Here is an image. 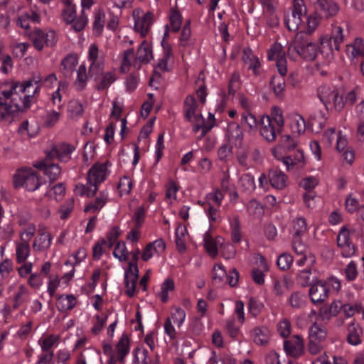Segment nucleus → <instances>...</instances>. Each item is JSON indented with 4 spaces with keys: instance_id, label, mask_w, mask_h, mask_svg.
Returning a JSON list of instances; mask_svg holds the SVG:
<instances>
[{
    "instance_id": "obj_1",
    "label": "nucleus",
    "mask_w": 364,
    "mask_h": 364,
    "mask_svg": "<svg viewBox=\"0 0 364 364\" xmlns=\"http://www.w3.org/2000/svg\"><path fill=\"white\" fill-rule=\"evenodd\" d=\"M38 86L32 82L24 84L16 82H6L0 85V120L11 122L21 112L28 109L31 102L32 95Z\"/></svg>"
},
{
    "instance_id": "obj_2",
    "label": "nucleus",
    "mask_w": 364,
    "mask_h": 364,
    "mask_svg": "<svg viewBox=\"0 0 364 364\" xmlns=\"http://www.w3.org/2000/svg\"><path fill=\"white\" fill-rule=\"evenodd\" d=\"M317 53L316 44L312 42L304 31H300L296 34L287 49L289 58L294 61L299 58L313 60L316 58Z\"/></svg>"
},
{
    "instance_id": "obj_3",
    "label": "nucleus",
    "mask_w": 364,
    "mask_h": 364,
    "mask_svg": "<svg viewBox=\"0 0 364 364\" xmlns=\"http://www.w3.org/2000/svg\"><path fill=\"white\" fill-rule=\"evenodd\" d=\"M62 18L66 24L72 26L75 31H81L88 22L87 16L82 11L80 16H77V6L72 0L64 1V8L62 10Z\"/></svg>"
},
{
    "instance_id": "obj_4",
    "label": "nucleus",
    "mask_w": 364,
    "mask_h": 364,
    "mask_svg": "<svg viewBox=\"0 0 364 364\" xmlns=\"http://www.w3.org/2000/svg\"><path fill=\"white\" fill-rule=\"evenodd\" d=\"M13 183L14 188L23 187L28 191H34L41 186L38 176L31 168H22L17 170L13 177Z\"/></svg>"
},
{
    "instance_id": "obj_5",
    "label": "nucleus",
    "mask_w": 364,
    "mask_h": 364,
    "mask_svg": "<svg viewBox=\"0 0 364 364\" xmlns=\"http://www.w3.org/2000/svg\"><path fill=\"white\" fill-rule=\"evenodd\" d=\"M186 317L185 311L179 306H173L172 311L168 317L164 321V328L165 333L171 340H175L177 337V333L173 323L179 328L183 324Z\"/></svg>"
},
{
    "instance_id": "obj_6",
    "label": "nucleus",
    "mask_w": 364,
    "mask_h": 364,
    "mask_svg": "<svg viewBox=\"0 0 364 364\" xmlns=\"http://www.w3.org/2000/svg\"><path fill=\"white\" fill-rule=\"evenodd\" d=\"M134 29L141 37H145L153 24L154 14L137 8L133 11Z\"/></svg>"
},
{
    "instance_id": "obj_7",
    "label": "nucleus",
    "mask_w": 364,
    "mask_h": 364,
    "mask_svg": "<svg viewBox=\"0 0 364 364\" xmlns=\"http://www.w3.org/2000/svg\"><path fill=\"white\" fill-rule=\"evenodd\" d=\"M89 75L91 77L102 73L104 69V53L96 44H90L87 51Z\"/></svg>"
},
{
    "instance_id": "obj_8",
    "label": "nucleus",
    "mask_w": 364,
    "mask_h": 364,
    "mask_svg": "<svg viewBox=\"0 0 364 364\" xmlns=\"http://www.w3.org/2000/svg\"><path fill=\"white\" fill-rule=\"evenodd\" d=\"M110 166L111 163L109 161L95 164L87 172V183L93 184L98 189L99 185L109 176Z\"/></svg>"
},
{
    "instance_id": "obj_9",
    "label": "nucleus",
    "mask_w": 364,
    "mask_h": 364,
    "mask_svg": "<svg viewBox=\"0 0 364 364\" xmlns=\"http://www.w3.org/2000/svg\"><path fill=\"white\" fill-rule=\"evenodd\" d=\"M29 39L38 50H42L45 46H53L56 43L55 33L53 31L44 33L39 28H36L28 34Z\"/></svg>"
},
{
    "instance_id": "obj_10",
    "label": "nucleus",
    "mask_w": 364,
    "mask_h": 364,
    "mask_svg": "<svg viewBox=\"0 0 364 364\" xmlns=\"http://www.w3.org/2000/svg\"><path fill=\"white\" fill-rule=\"evenodd\" d=\"M268 59L276 62V66L279 73L286 75L287 73V62L286 53L282 46L279 43H274L268 52Z\"/></svg>"
},
{
    "instance_id": "obj_11",
    "label": "nucleus",
    "mask_w": 364,
    "mask_h": 364,
    "mask_svg": "<svg viewBox=\"0 0 364 364\" xmlns=\"http://www.w3.org/2000/svg\"><path fill=\"white\" fill-rule=\"evenodd\" d=\"M337 245L343 257H351L355 252V247L350 238V232L343 227L337 236Z\"/></svg>"
},
{
    "instance_id": "obj_12",
    "label": "nucleus",
    "mask_w": 364,
    "mask_h": 364,
    "mask_svg": "<svg viewBox=\"0 0 364 364\" xmlns=\"http://www.w3.org/2000/svg\"><path fill=\"white\" fill-rule=\"evenodd\" d=\"M334 139H336V148L338 151L341 152L346 148L348 140L341 130L336 132L335 128H328L325 130L322 137L323 143L327 146H331Z\"/></svg>"
},
{
    "instance_id": "obj_13",
    "label": "nucleus",
    "mask_w": 364,
    "mask_h": 364,
    "mask_svg": "<svg viewBox=\"0 0 364 364\" xmlns=\"http://www.w3.org/2000/svg\"><path fill=\"white\" fill-rule=\"evenodd\" d=\"M339 11V6L333 0H317L315 11L321 17L330 18L335 16Z\"/></svg>"
},
{
    "instance_id": "obj_14",
    "label": "nucleus",
    "mask_w": 364,
    "mask_h": 364,
    "mask_svg": "<svg viewBox=\"0 0 364 364\" xmlns=\"http://www.w3.org/2000/svg\"><path fill=\"white\" fill-rule=\"evenodd\" d=\"M304 341L299 335H295L291 339L284 342V351L293 358L300 357L304 353Z\"/></svg>"
},
{
    "instance_id": "obj_15",
    "label": "nucleus",
    "mask_w": 364,
    "mask_h": 364,
    "mask_svg": "<svg viewBox=\"0 0 364 364\" xmlns=\"http://www.w3.org/2000/svg\"><path fill=\"white\" fill-rule=\"evenodd\" d=\"M328 289L321 281L313 284L309 289V296L314 304L324 302L328 297Z\"/></svg>"
},
{
    "instance_id": "obj_16",
    "label": "nucleus",
    "mask_w": 364,
    "mask_h": 364,
    "mask_svg": "<svg viewBox=\"0 0 364 364\" xmlns=\"http://www.w3.org/2000/svg\"><path fill=\"white\" fill-rule=\"evenodd\" d=\"M260 134L268 141H273L279 134L277 127L272 123L267 116H262L259 121Z\"/></svg>"
},
{
    "instance_id": "obj_17",
    "label": "nucleus",
    "mask_w": 364,
    "mask_h": 364,
    "mask_svg": "<svg viewBox=\"0 0 364 364\" xmlns=\"http://www.w3.org/2000/svg\"><path fill=\"white\" fill-rule=\"evenodd\" d=\"M53 237L50 232L45 229H41L35 237L32 247L36 252H43L48 250L52 243Z\"/></svg>"
},
{
    "instance_id": "obj_18",
    "label": "nucleus",
    "mask_w": 364,
    "mask_h": 364,
    "mask_svg": "<svg viewBox=\"0 0 364 364\" xmlns=\"http://www.w3.org/2000/svg\"><path fill=\"white\" fill-rule=\"evenodd\" d=\"M74 150V146L66 143H62L53 148L48 154V157L50 159L56 157L61 161H68L70 159V154Z\"/></svg>"
},
{
    "instance_id": "obj_19",
    "label": "nucleus",
    "mask_w": 364,
    "mask_h": 364,
    "mask_svg": "<svg viewBox=\"0 0 364 364\" xmlns=\"http://www.w3.org/2000/svg\"><path fill=\"white\" fill-rule=\"evenodd\" d=\"M152 58L153 53L151 45L146 41H143L137 50L134 66L139 69L141 66L140 63H147Z\"/></svg>"
},
{
    "instance_id": "obj_20",
    "label": "nucleus",
    "mask_w": 364,
    "mask_h": 364,
    "mask_svg": "<svg viewBox=\"0 0 364 364\" xmlns=\"http://www.w3.org/2000/svg\"><path fill=\"white\" fill-rule=\"evenodd\" d=\"M242 61L247 66L248 70H252L255 76L260 74L261 63L257 55L250 48L244 49L242 52Z\"/></svg>"
},
{
    "instance_id": "obj_21",
    "label": "nucleus",
    "mask_w": 364,
    "mask_h": 364,
    "mask_svg": "<svg viewBox=\"0 0 364 364\" xmlns=\"http://www.w3.org/2000/svg\"><path fill=\"white\" fill-rule=\"evenodd\" d=\"M166 248V245L162 239H158L155 241L149 243L143 250L142 259L148 261L154 255L161 254Z\"/></svg>"
},
{
    "instance_id": "obj_22",
    "label": "nucleus",
    "mask_w": 364,
    "mask_h": 364,
    "mask_svg": "<svg viewBox=\"0 0 364 364\" xmlns=\"http://www.w3.org/2000/svg\"><path fill=\"white\" fill-rule=\"evenodd\" d=\"M186 119L192 124L193 130L194 132H198L199 130H201V134L199 137V139H201L203 137H204L206 133L214 127L213 123H205L201 113L194 114L193 116Z\"/></svg>"
},
{
    "instance_id": "obj_23",
    "label": "nucleus",
    "mask_w": 364,
    "mask_h": 364,
    "mask_svg": "<svg viewBox=\"0 0 364 364\" xmlns=\"http://www.w3.org/2000/svg\"><path fill=\"white\" fill-rule=\"evenodd\" d=\"M131 270H126L124 274L126 294L132 297L136 291V285L139 277V269L132 266Z\"/></svg>"
},
{
    "instance_id": "obj_24",
    "label": "nucleus",
    "mask_w": 364,
    "mask_h": 364,
    "mask_svg": "<svg viewBox=\"0 0 364 364\" xmlns=\"http://www.w3.org/2000/svg\"><path fill=\"white\" fill-rule=\"evenodd\" d=\"M270 186L278 190L284 189L287 186V176L281 170L272 168L268 172Z\"/></svg>"
},
{
    "instance_id": "obj_25",
    "label": "nucleus",
    "mask_w": 364,
    "mask_h": 364,
    "mask_svg": "<svg viewBox=\"0 0 364 364\" xmlns=\"http://www.w3.org/2000/svg\"><path fill=\"white\" fill-rule=\"evenodd\" d=\"M223 241V239L220 237L213 238L209 231L205 232L203 235L204 247L208 255L213 257L218 255V245Z\"/></svg>"
},
{
    "instance_id": "obj_26",
    "label": "nucleus",
    "mask_w": 364,
    "mask_h": 364,
    "mask_svg": "<svg viewBox=\"0 0 364 364\" xmlns=\"http://www.w3.org/2000/svg\"><path fill=\"white\" fill-rule=\"evenodd\" d=\"M346 55L351 59L364 56V41L356 38L351 43L346 46Z\"/></svg>"
},
{
    "instance_id": "obj_27",
    "label": "nucleus",
    "mask_w": 364,
    "mask_h": 364,
    "mask_svg": "<svg viewBox=\"0 0 364 364\" xmlns=\"http://www.w3.org/2000/svg\"><path fill=\"white\" fill-rule=\"evenodd\" d=\"M130 351V339L127 334L123 333L113 348V353L124 360Z\"/></svg>"
},
{
    "instance_id": "obj_28",
    "label": "nucleus",
    "mask_w": 364,
    "mask_h": 364,
    "mask_svg": "<svg viewBox=\"0 0 364 364\" xmlns=\"http://www.w3.org/2000/svg\"><path fill=\"white\" fill-rule=\"evenodd\" d=\"M336 92L337 90L336 89L326 85H321L318 87V97L327 109H328L329 106L331 105L332 99L335 97Z\"/></svg>"
},
{
    "instance_id": "obj_29",
    "label": "nucleus",
    "mask_w": 364,
    "mask_h": 364,
    "mask_svg": "<svg viewBox=\"0 0 364 364\" xmlns=\"http://www.w3.org/2000/svg\"><path fill=\"white\" fill-rule=\"evenodd\" d=\"M117 79L115 71H109L102 73V76L96 80L95 88L99 90H105L108 89Z\"/></svg>"
},
{
    "instance_id": "obj_30",
    "label": "nucleus",
    "mask_w": 364,
    "mask_h": 364,
    "mask_svg": "<svg viewBox=\"0 0 364 364\" xmlns=\"http://www.w3.org/2000/svg\"><path fill=\"white\" fill-rule=\"evenodd\" d=\"M108 200V193L104 190L99 193L96 199L93 202L88 203L84 210L85 212L95 213L101 210L106 204Z\"/></svg>"
},
{
    "instance_id": "obj_31",
    "label": "nucleus",
    "mask_w": 364,
    "mask_h": 364,
    "mask_svg": "<svg viewBox=\"0 0 364 364\" xmlns=\"http://www.w3.org/2000/svg\"><path fill=\"white\" fill-rule=\"evenodd\" d=\"M251 338L257 345H265L270 338L269 330L266 327H255L250 332Z\"/></svg>"
},
{
    "instance_id": "obj_32",
    "label": "nucleus",
    "mask_w": 364,
    "mask_h": 364,
    "mask_svg": "<svg viewBox=\"0 0 364 364\" xmlns=\"http://www.w3.org/2000/svg\"><path fill=\"white\" fill-rule=\"evenodd\" d=\"M60 336L57 334L43 335L38 343L43 352H48L58 345Z\"/></svg>"
},
{
    "instance_id": "obj_33",
    "label": "nucleus",
    "mask_w": 364,
    "mask_h": 364,
    "mask_svg": "<svg viewBox=\"0 0 364 364\" xmlns=\"http://www.w3.org/2000/svg\"><path fill=\"white\" fill-rule=\"evenodd\" d=\"M77 304V299L73 294L60 295L57 299V308L64 312L73 309Z\"/></svg>"
},
{
    "instance_id": "obj_34",
    "label": "nucleus",
    "mask_w": 364,
    "mask_h": 364,
    "mask_svg": "<svg viewBox=\"0 0 364 364\" xmlns=\"http://www.w3.org/2000/svg\"><path fill=\"white\" fill-rule=\"evenodd\" d=\"M348 342L353 346L358 345L361 342L360 335L362 333V329L359 324L352 321L348 326Z\"/></svg>"
},
{
    "instance_id": "obj_35",
    "label": "nucleus",
    "mask_w": 364,
    "mask_h": 364,
    "mask_svg": "<svg viewBox=\"0 0 364 364\" xmlns=\"http://www.w3.org/2000/svg\"><path fill=\"white\" fill-rule=\"evenodd\" d=\"M68 85L67 82L60 81L58 84L57 89L50 95L52 104L54 106H56L58 109H61L63 107V95L67 91Z\"/></svg>"
},
{
    "instance_id": "obj_36",
    "label": "nucleus",
    "mask_w": 364,
    "mask_h": 364,
    "mask_svg": "<svg viewBox=\"0 0 364 364\" xmlns=\"http://www.w3.org/2000/svg\"><path fill=\"white\" fill-rule=\"evenodd\" d=\"M232 242L239 243L242 240L241 225L237 215L228 218Z\"/></svg>"
},
{
    "instance_id": "obj_37",
    "label": "nucleus",
    "mask_w": 364,
    "mask_h": 364,
    "mask_svg": "<svg viewBox=\"0 0 364 364\" xmlns=\"http://www.w3.org/2000/svg\"><path fill=\"white\" fill-rule=\"evenodd\" d=\"M67 112L70 119H77L82 117L84 108L79 100H71L68 104Z\"/></svg>"
},
{
    "instance_id": "obj_38",
    "label": "nucleus",
    "mask_w": 364,
    "mask_h": 364,
    "mask_svg": "<svg viewBox=\"0 0 364 364\" xmlns=\"http://www.w3.org/2000/svg\"><path fill=\"white\" fill-rule=\"evenodd\" d=\"M88 75L87 73V68L85 64L79 66L77 70V77L74 82V86L77 91L83 90L87 84Z\"/></svg>"
},
{
    "instance_id": "obj_39",
    "label": "nucleus",
    "mask_w": 364,
    "mask_h": 364,
    "mask_svg": "<svg viewBox=\"0 0 364 364\" xmlns=\"http://www.w3.org/2000/svg\"><path fill=\"white\" fill-rule=\"evenodd\" d=\"M31 252L29 243L18 241L16 242V262L20 264L26 261Z\"/></svg>"
},
{
    "instance_id": "obj_40",
    "label": "nucleus",
    "mask_w": 364,
    "mask_h": 364,
    "mask_svg": "<svg viewBox=\"0 0 364 364\" xmlns=\"http://www.w3.org/2000/svg\"><path fill=\"white\" fill-rule=\"evenodd\" d=\"M176 244L178 251L183 252L186 248L188 230L186 226L180 225L176 230Z\"/></svg>"
},
{
    "instance_id": "obj_41",
    "label": "nucleus",
    "mask_w": 364,
    "mask_h": 364,
    "mask_svg": "<svg viewBox=\"0 0 364 364\" xmlns=\"http://www.w3.org/2000/svg\"><path fill=\"white\" fill-rule=\"evenodd\" d=\"M241 125L247 132L256 130L258 122L255 115L249 112H244L241 115Z\"/></svg>"
},
{
    "instance_id": "obj_42",
    "label": "nucleus",
    "mask_w": 364,
    "mask_h": 364,
    "mask_svg": "<svg viewBox=\"0 0 364 364\" xmlns=\"http://www.w3.org/2000/svg\"><path fill=\"white\" fill-rule=\"evenodd\" d=\"M30 296V291L24 285L21 284L17 291L14 295V309H18L21 305L27 301Z\"/></svg>"
},
{
    "instance_id": "obj_43",
    "label": "nucleus",
    "mask_w": 364,
    "mask_h": 364,
    "mask_svg": "<svg viewBox=\"0 0 364 364\" xmlns=\"http://www.w3.org/2000/svg\"><path fill=\"white\" fill-rule=\"evenodd\" d=\"M284 76L282 75L280 76H274L270 82L274 93L279 98H282L285 92L286 83Z\"/></svg>"
},
{
    "instance_id": "obj_44",
    "label": "nucleus",
    "mask_w": 364,
    "mask_h": 364,
    "mask_svg": "<svg viewBox=\"0 0 364 364\" xmlns=\"http://www.w3.org/2000/svg\"><path fill=\"white\" fill-rule=\"evenodd\" d=\"M302 17L303 16L296 15L293 12L288 13L284 16V24L289 31H296L301 24Z\"/></svg>"
},
{
    "instance_id": "obj_45",
    "label": "nucleus",
    "mask_w": 364,
    "mask_h": 364,
    "mask_svg": "<svg viewBox=\"0 0 364 364\" xmlns=\"http://www.w3.org/2000/svg\"><path fill=\"white\" fill-rule=\"evenodd\" d=\"M304 156L302 151H298L294 158L291 156L282 158V161L287 170H290L294 166L301 167L304 165Z\"/></svg>"
},
{
    "instance_id": "obj_46",
    "label": "nucleus",
    "mask_w": 364,
    "mask_h": 364,
    "mask_svg": "<svg viewBox=\"0 0 364 364\" xmlns=\"http://www.w3.org/2000/svg\"><path fill=\"white\" fill-rule=\"evenodd\" d=\"M267 116L272 121V123L277 127L278 132H281L284 125V119L282 109L277 107H273L271 109L270 115Z\"/></svg>"
},
{
    "instance_id": "obj_47",
    "label": "nucleus",
    "mask_w": 364,
    "mask_h": 364,
    "mask_svg": "<svg viewBox=\"0 0 364 364\" xmlns=\"http://www.w3.org/2000/svg\"><path fill=\"white\" fill-rule=\"evenodd\" d=\"M97 191V188L92 183H87L86 185L77 183L75 185L74 192L76 195L87 197H92Z\"/></svg>"
},
{
    "instance_id": "obj_48",
    "label": "nucleus",
    "mask_w": 364,
    "mask_h": 364,
    "mask_svg": "<svg viewBox=\"0 0 364 364\" xmlns=\"http://www.w3.org/2000/svg\"><path fill=\"white\" fill-rule=\"evenodd\" d=\"M182 19V15L178 10L177 6L172 7L169 13V21L173 31L178 32L180 30Z\"/></svg>"
},
{
    "instance_id": "obj_49",
    "label": "nucleus",
    "mask_w": 364,
    "mask_h": 364,
    "mask_svg": "<svg viewBox=\"0 0 364 364\" xmlns=\"http://www.w3.org/2000/svg\"><path fill=\"white\" fill-rule=\"evenodd\" d=\"M193 43L191 38V21L188 20L185 23L181 36L179 37V44L182 47L191 46Z\"/></svg>"
},
{
    "instance_id": "obj_50",
    "label": "nucleus",
    "mask_w": 364,
    "mask_h": 364,
    "mask_svg": "<svg viewBox=\"0 0 364 364\" xmlns=\"http://www.w3.org/2000/svg\"><path fill=\"white\" fill-rule=\"evenodd\" d=\"M198 105L192 95H188L184 102V113L186 118L191 117L194 114L200 113L198 110Z\"/></svg>"
},
{
    "instance_id": "obj_51",
    "label": "nucleus",
    "mask_w": 364,
    "mask_h": 364,
    "mask_svg": "<svg viewBox=\"0 0 364 364\" xmlns=\"http://www.w3.org/2000/svg\"><path fill=\"white\" fill-rule=\"evenodd\" d=\"M238 186L242 191L251 193L255 188L254 176L250 173L242 175L239 179Z\"/></svg>"
},
{
    "instance_id": "obj_52",
    "label": "nucleus",
    "mask_w": 364,
    "mask_h": 364,
    "mask_svg": "<svg viewBox=\"0 0 364 364\" xmlns=\"http://www.w3.org/2000/svg\"><path fill=\"white\" fill-rule=\"evenodd\" d=\"M223 198L224 196L222 193V192L219 190L210 193L205 197L204 206L220 208Z\"/></svg>"
},
{
    "instance_id": "obj_53",
    "label": "nucleus",
    "mask_w": 364,
    "mask_h": 364,
    "mask_svg": "<svg viewBox=\"0 0 364 364\" xmlns=\"http://www.w3.org/2000/svg\"><path fill=\"white\" fill-rule=\"evenodd\" d=\"M105 22V14L101 11H96L94 14L93 33L96 36H100L103 31Z\"/></svg>"
},
{
    "instance_id": "obj_54",
    "label": "nucleus",
    "mask_w": 364,
    "mask_h": 364,
    "mask_svg": "<svg viewBox=\"0 0 364 364\" xmlns=\"http://www.w3.org/2000/svg\"><path fill=\"white\" fill-rule=\"evenodd\" d=\"M309 339L322 342L326 337V331L323 327L317 325L316 322L310 327Z\"/></svg>"
},
{
    "instance_id": "obj_55",
    "label": "nucleus",
    "mask_w": 364,
    "mask_h": 364,
    "mask_svg": "<svg viewBox=\"0 0 364 364\" xmlns=\"http://www.w3.org/2000/svg\"><path fill=\"white\" fill-rule=\"evenodd\" d=\"M40 167L43 169L44 173L48 177L50 181L56 180L60 174V168L54 164H41Z\"/></svg>"
},
{
    "instance_id": "obj_56",
    "label": "nucleus",
    "mask_w": 364,
    "mask_h": 364,
    "mask_svg": "<svg viewBox=\"0 0 364 364\" xmlns=\"http://www.w3.org/2000/svg\"><path fill=\"white\" fill-rule=\"evenodd\" d=\"M135 63L134 53L132 48L124 51L121 64V71L126 73L132 65Z\"/></svg>"
},
{
    "instance_id": "obj_57",
    "label": "nucleus",
    "mask_w": 364,
    "mask_h": 364,
    "mask_svg": "<svg viewBox=\"0 0 364 364\" xmlns=\"http://www.w3.org/2000/svg\"><path fill=\"white\" fill-rule=\"evenodd\" d=\"M179 190L178 186L176 183L170 180L166 185V200L169 204H172L177 199V193Z\"/></svg>"
},
{
    "instance_id": "obj_58",
    "label": "nucleus",
    "mask_w": 364,
    "mask_h": 364,
    "mask_svg": "<svg viewBox=\"0 0 364 364\" xmlns=\"http://www.w3.org/2000/svg\"><path fill=\"white\" fill-rule=\"evenodd\" d=\"M99 356L100 353L97 350L92 348H86L77 355L75 364H87V360L97 359Z\"/></svg>"
},
{
    "instance_id": "obj_59",
    "label": "nucleus",
    "mask_w": 364,
    "mask_h": 364,
    "mask_svg": "<svg viewBox=\"0 0 364 364\" xmlns=\"http://www.w3.org/2000/svg\"><path fill=\"white\" fill-rule=\"evenodd\" d=\"M290 127L293 133L300 134L305 131V120L301 115L294 114L291 117Z\"/></svg>"
},
{
    "instance_id": "obj_60",
    "label": "nucleus",
    "mask_w": 364,
    "mask_h": 364,
    "mask_svg": "<svg viewBox=\"0 0 364 364\" xmlns=\"http://www.w3.org/2000/svg\"><path fill=\"white\" fill-rule=\"evenodd\" d=\"M307 230L306 220L302 217L294 219L292 222V233L294 237H299L304 234Z\"/></svg>"
},
{
    "instance_id": "obj_61",
    "label": "nucleus",
    "mask_w": 364,
    "mask_h": 364,
    "mask_svg": "<svg viewBox=\"0 0 364 364\" xmlns=\"http://www.w3.org/2000/svg\"><path fill=\"white\" fill-rule=\"evenodd\" d=\"M61 113L54 109L48 110L43 117V124L46 127H52L55 126L59 121Z\"/></svg>"
},
{
    "instance_id": "obj_62",
    "label": "nucleus",
    "mask_w": 364,
    "mask_h": 364,
    "mask_svg": "<svg viewBox=\"0 0 364 364\" xmlns=\"http://www.w3.org/2000/svg\"><path fill=\"white\" fill-rule=\"evenodd\" d=\"M174 289V283L171 279H166L161 286V290L158 293V297L164 303H166L168 299V294Z\"/></svg>"
},
{
    "instance_id": "obj_63",
    "label": "nucleus",
    "mask_w": 364,
    "mask_h": 364,
    "mask_svg": "<svg viewBox=\"0 0 364 364\" xmlns=\"http://www.w3.org/2000/svg\"><path fill=\"white\" fill-rule=\"evenodd\" d=\"M103 353L109 358L107 364H117V362L123 363L124 360L120 358L113 353V347L109 343H104L102 346Z\"/></svg>"
},
{
    "instance_id": "obj_64",
    "label": "nucleus",
    "mask_w": 364,
    "mask_h": 364,
    "mask_svg": "<svg viewBox=\"0 0 364 364\" xmlns=\"http://www.w3.org/2000/svg\"><path fill=\"white\" fill-rule=\"evenodd\" d=\"M134 357L136 364H151V360L148 355V351L144 348H136L134 350Z\"/></svg>"
}]
</instances>
